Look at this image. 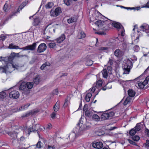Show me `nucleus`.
I'll return each mask as SVG.
<instances>
[{
  "mask_svg": "<svg viewBox=\"0 0 149 149\" xmlns=\"http://www.w3.org/2000/svg\"><path fill=\"white\" fill-rule=\"evenodd\" d=\"M95 24L99 27L100 30H102L103 31H99L95 33L100 35H106V33L105 31L108 30L109 27L106 25L105 22L103 21L99 20L95 22Z\"/></svg>",
  "mask_w": 149,
  "mask_h": 149,
  "instance_id": "f257e3e1",
  "label": "nucleus"
},
{
  "mask_svg": "<svg viewBox=\"0 0 149 149\" xmlns=\"http://www.w3.org/2000/svg\"><path fill=\"white\" fill-rule=\"evenodd\" d=\"M132 65V63L130 60L127 59L125 60L123 64V68L124 71L123 74H128Z\"/></svg>",
  "mask_w": 149,
  "mask_h": 149,
  "instance_id": "f03ea898",
  "label": "nucleus"
},
{
  "mask_svg": "<svg viewBox=\"0 0 149 149\" xmlns=\"http://www.w3.org/2000/svg\"><path fill=\"white\" fill-rule=\"evenodd\" d=\"M6 64V65L0 66V72L1 73H4L6 74L8 72L11 73L12 72V70L10 69L12 68L11 66H9V64L8 60L7 61H4Z\"/></svg>",
  "mask_w": 149,
  "mask_h": 149,
  "instance_id": "7ed1b4c3",
  "label": "nucleus"
},
{
  "mask_svg": "<svg viewBox=\"0 0 149 149\" xmlns=\"http://www.w3.org/2000/svg\"><path fill=\"white\" fill-rule=\"evenodd\" d=\"M115 113L113 111H107L102 114L101 119L102 120L111 119L113 117Z\"/></svg>",
  "mask_w": 149,
  "mask_h": 149,
  "instance_id": "20e7f679",
  "label": "nucleus"
},
{
  "mask_svg": "<svg viewBox=\"0 0 149 149\" xmlns=\"http://www.w3.org/2000/svg\"><path fill=\"white\" fill-rule=\"evenodd\" d=\"M40 127L39 125H36L32 126L31 127L29 128L28 129L25 130V133L27 136H29L30 134L32 132H35L38 130V128Z\"/></svg>",
  "mask_w": 149,
  "mask_h": 149,
  "instance_id": "39448f33",
  "label": "nucleus"
},
{
  "mask_svg": "<svg viewBox=\"0 0 149 149\" xmlns=\"http://www.w3.org/2000/svg\"><path fill=\"white\" fill-rule=\"evenodd\" d=\"M26 83L25 82H22L19 86L20 90L22 91L23 94L27 95L30 93V90L27 88Z\"/></svg>",
  "mask_w": 149,
  "mask_h": 149,
  "instance_id": "423d86ee",
  "label": "nucleus"
},
{
  "mask_svg": "<svg viewBox=\"0 0 149 149\" xmlns=\"http://www.w3.org/2000/svg\"><path fill=\"white\" fill-rule=\"evenodd\" d=\"M81 121L79 120V123L77 124V127L75 128L76 129H77V130H75V131L74 130L72 131V132L74 133H75V131L76 133L75 134V135L76 134L80 133L81 132L85 130L83 127L84 125L82 123H81Z\"/></svg>",
  "mask_w": 149,
  "mask_h": 149,
  "instance_id": "0eeeda50",
  "label": "nucleus"
},
{
  "mask_svg": "<svg viewBox=\"0 0 149 149\" xmlns=\"http://www.w3.org/2000/svg\"><path fill=\"white\" fill-rule=\"evenodd\" d=\"M16 53L14 52L12 53L10 55L6 57H0V61H7L8 60L10 62H11L12 60H13L15 57L16 56Z\"/></svg>",
  "mask_w": 149,
  "mask_h": 149,
  "instance_id": "6e6552de",
  "label": "nucleus"
},
{
  "mask_svg": "<svg viewBox=\"0 0 149 149\" xmlns=\"http://www.w3.org/2000/svg\"><path fill=\"white\" fill-rule=\"evenodd\" d=\"M115 44L116 45L115 46H121V45H122L123 47L129 46H130V44L129 43H127L126 42L123 41V40L120 41L118 40V38H116V40Z\"/></svg>",
  "mask_w": 149,
  "mask_h": 149,
  "instance_id": "1a4fd4ad",
  "label": "nucleus"
},
{
  "mask_svg": "<svg viewBox=\"0 0 149 149\" xmlns=\"http://www.w3.org/2000/svg\"><path fill=\"white\" fill-rule=\"evenodd\" d=\"M19 92L15 90L12 91L9 94L10 97L13 99H17L19 97Z\"/></svg>",
  "mask_w": 149,
  "mask_h": 149,
  "instance_id": "9d476101",
  "label": "nucleus"
},
{
  "mask_svg": "<svg viewBox=\"0 0 149 149\" xmlns=\"http://www.w3.org/2000/svg\"><path fill=\"white\" fill-rule=\"evenodd\" d=\"M92 146L98 149H100L103 147L102 143L101 141L94 142L92 143Z\"/></svg>",
  "mask_w": 149,
  "mask_h": 149,
  "instance_id": "9b49d317",
  "label": "nucleus"
},
{
  "mask_svg": "<svg viewBox=\"0 0 149 149\" xmlns=\"http://www.w3.org/2000/svg\"><path fill=\"white\" fill-rule=\"evenodd\" d=\"M61 11L60 8H57L55 10H51L50 11L51 15L52 16H56L58 15Z\"/></svg>",
  "mask_w": 149,
  "mask_h": 149,
  "instance_id": "f8f14e48",
  "label": "nucleus"
},
{
  "mask_svg": "<svg viewBox=\"0 0 149 149\" xmlns=\"http://www.w3.org/2000/svg\"><path fill=\"white\" fill-rule=\"evenodd\" d=\"M8 48L10 49H20L23 50H34L35 49L36 47H24L23 48H19V47H8Z\"/></svg>",
  "mask_w": 149,
  "mask_h": 149,
  "instance_id": "ddd939ff",
  "label": "nucleus"
},
{
  "mask_svg": "<svg viewBox=\"0 0 149 149\" xmlns=\"http://www.w3.org/2000/svg\"><path fill=\"white\" fill-rule=\"evenodd\" d=\"M13 60H12L11 62H10L8 60L9 64V66H11V68L10 69V70H12V72L14 70H15V69H18L19 68V66L15 64L14 65L12 63Z\"/></svg>",
  "mask_w": 149,
  "mask_h": 149,
  "instance_id": "4468645a",
  "label": "nucleus"
},
{
  "mask_svg": "<svg viewBox=\"0 0 149 149\" xmlns=\"http://www.w3.org/2000/svg\"><path fill=\"white\" fill-rule=\"evenodd\" d=\"M28 3V1H25L24 2H23L22 3L21 5L19 6L18 8V10L16 12H15L14 13L13 15V16L14 15H15V14L18 12H19V11L22 10L23 8H24Z\"/></svg>",
  "mask_w": 149,
  "mask_h": 149,
  "instance_id": "2eb2a0df",
  "label": "nucleus"
},
{
  "mask_svg": "<svg viewBox=\"0 0 149 149\" xmlns=\"http://www.w3.org/2000/svg\"><path fill=\"white\" fill-rule=\"evenodd\" d=\"M65 39V36L63 34H62L59 37L57 38L56 41L57 43H60L63 41Z\"/></svg>",
  "mask_w": 149,
  "mask_h": 149,
  "instance_id": "dca6fc26",
  "label": "nucleus"
},
{
  "mask_svg": "<svg viewBox=\"0 0 149 149\" xmlns=\"http://www.w3.org/2000/svg\"><path fill=\"white\" fill-rule=\"evenodd\" d=\"M115 55L117 57H120L123 54V52L120 49L116 50L114 52Z\"/></svg>",
  "mask_w": 149,
  "mask_h": 149,
  "instance_id": "f3484780",
  "label": "nucleus"
},
{
  "mask_svg": "<svg viewBox=\"0 0 149 149\" xmlns=\"http://www.w3.org/2000/svg\"><path fill=\"white\" fill-rule=\"evenodd\" d=\"M86 36V34L84 31L81 30L79 31L77 35V37L78 39H80L84 38Z\"/></svg>",
  "mask_w": 149,
  "mask_h": 149,
  "instance_id": "a211bd4d",
  "label": "nucleus"
},
{
  "mask_svg": "<svg viewBox=\"0 0 149 149\" xmlns=\"http://www.w3.org/2000/svg\"><path fill=\"white\" fill-rule=\"evenodd\" d=\"M149 29V26L146 24H143L140 27V30L143 32H146V31Z\"/></svg>",
  "mask_w": 149,
  "mask_h": 149,
  "instance_id": "6ab92c4d",
  "label": "nucleus"
},
{
  "mask_svg": "<svg viewBox=\"0 0 149 149\" xmlns=\"http://www.w3.org/2000/svg\"><path fill=\"white\" fill-rule=\"evenodd\" d=\"M17 133L15 132H10L8 133L9 136L12 137V139H15L17 138Z\"/></svg>",
  "mask_w": 149,
  "mask_h": 149,
  "instance_id": "aec40b11",
  "label": "nucleus"
},
{
  "mask_svg": "<svg viewBox=\"0 0 149 149\" xmlns=\"http://www.w3.org/2000/svg\"><path fill=\"white\" fill-rule=\"evenodd\" d=\"M112 25L113 27L119 29H120L123 27V26L120 23L116 22L112 23Z\"/></svg>",
  "mask_w": 149,
  "mask_h": 149,
  "instance_id": "412c9836",
  "label": "nucleus"
},
{
  "mask_svg": "<svg viewBox=\"0 0 149 149\" xmlns=\"http://www.w3.org/2000/svg\"><path fill=\"white\" fill-rule=\"evenodd\" d=\"M136 93L135 91L132 89H129L128 91V94L130 97H133L135 95Z\"/></svg>",
  "mask_w": 149,
  "mask_h": 149,
  "instance_id": "4be33fe9",
  "label": "nucleus"
},
{
  "mask_svg": "<svg viewBox=\"0 0 149 149\" xmlns=\"http://www.w3.org/2000/svg\"><path fill=\"white\" fill-rule=\"evenodd\" d=\"M30 105V104L29 103L23 104L19 108V111H20L24 110L25 109H27Z\"/></svg>",
  "mask_w": 149,
  "mask_h": 149,
  "instance_id": "5701e85b",
  "label": "nucleus"
},
{
  "mask_svg": "<svg viewBox=\"0 0 149 149\" xmlns=\"http://www.w3.org/2000/svg\"><path fill=\"white\" fill-rule=\"evenodd\" d=\"M77 21L76 18L74 17H71V18L67 19V22L69 24L76 22Z\"/></svg>",
  "mask_w": 149,
  "mask_h": 149,
  "instance_id": "b1692460",
  "label": "nucleus"
},
{
  "mask_svg": "<svg viewBox=\"0 0 149 149\" xmlns=\"http://www.w3.org/2000/svg\"><path fill=\"white\" fill-rule=\"evenodd\" d=\"M141 123H138L134 128L136 131H140L141 128Z\"/></svg>",
  "mask_w": 149,
  "mask_h": 149,
  "instance_id": "393cba45",
  "label": "nucleus"
},
{
  "mask_svg": "<svg viewBox=\"0 0 149 149\" xmlns=\"http://www.w3.org/2000/svg\"><path fill=\"white\" fill-rule=\"evenodd\" d=\"M55 111H57L59 109V102L57 101L53 107Z\"/></svg>",
  "mask_w": 149,
  "mask_h": 149,
  "instance_id": "a878e982",
  "label": "nucleus"
},
{
  "mask_svg": "<svg viewBox=\"0 0 149 149\" xmlns=\"http://www.w3.org/2000/svg\"><path fill=\"white\" fill-rule=\"evenodd\" d=\"M132 100L131 98L129 97H127V98H126L125 100L124 101L123 104L124 105H126L127 104H128L129 103L130 104V102H131Z\"/></svg>",
  "mask_w": 149,
  "mask_h": 149,
  "instance_id": "bb28decb",
  "label": "nucleus"
},
{
  "mask_svg": "<svg viewBox=\"0 0 149 149\" xmlns=\"http://www.w3.org/2000/svg\"><path fill=\"white\" fill-rule=\"evenodd\" d=\"M92 96V94L91 93H88L86 95L85 100L87 102H88L90 100V98Z\"/></svg>",
  "mask_w": 149,
  "mask_h": 149,
  "instance_id": "cd10ccee",
  "label": "nucleus"
},
{
  "mask_svg": "<svg viewBox=\"0 0 149 149\" xmlns=\"http://www.w3.org/2000/svg\"><path fill=\"white\" fill-rule=\"evenodd\" d=\"M27 88L29 90L33 87V82H28L26 83Z\"/></svg>",
  "mask_w": 149,
  "mask_h": 149,
  "instance_id": "c85d7f7f",
  "label": "nucleus"
},
{
  "mask_svg": "<svg viewBox=\"0 0 149 149\" xmlns=\"http://www.w3.org/2000/svg\"><path fill=\"white\" fill-rule=\"evenodd\" d=\"M40 23V21L39 18H36L34 19V21L33 23L34 26H36L38 25Z\"/></svg>",
  "mask_w": 149,
  "mask_h": 149,
  "instance_id": "c756f323",
  "label": "nucleus"
},
{
  "mask_svg": "<svg viewBox=\"0 0 149 149\" xmlns=\"http://www.w3.org/2000/svg\"><path fill=\"white\" fill-rule=\"evenodd\" d=\"M136 130L134 128H133L129 131V134L130 136H133L136 134Z\"/></svg>",
  "mask_w": 149,
  "mask_h": 149,
  "instance_id": "7c9ffc66",
  "label": "nucleus"
},
{
  "mask_svg": "<svg viewBox=\"0 0 149 149\" xmlns=\"http://www.w3.org/2000/svg\"><path fill=\"white\" fill-rule=\"evenodd\" d=\"M102 74H103V77L105 78H107L108 76V74L106 69H104L102 71Z\"/></svg>",
  "mask_w": 149,
  "mask_h": 149,
  "instance_id": "2f4dec72",
  "label": "nucleus"
},
{
  "mask_svg": "<svg viewBox=\"0 0 149 149\" xmlns=\"http://www.w3.org/2000/svg\"><path fill=\"white\" fill-rule=\"evenodd\" d=\"M50 65V63L48 62H46L44 63L40 67V69L41 70H43L44 68L46 66H49Z\"/></svg>",
  "mask_w": 149,
  "mask_h": 149,
  "instance_id": "473e14b6",
  "label": "nucleus"
},
{
  "mask_svg": "<svg viewBox=\"0 0 149 149\" xmlns=\"http://www.w3.org/2000/svg\"><path fill=\"white\" fill-rule=\"evenodd\" d=\"M33 81L34 84L37 85L39 84L40 81V79L38 77H36L33 79Z\"/></svg>",
  "mask_w": 149,
  "mask_h": 149,
  "instance_id": "72a5a7b5",
  "label": "nucleus"
},
{
  "mask_svg": "<svg viewBox=\"0 0 149 149\" xmlns=\"http://www.w3.org/2000/svg\"><path fill=\"white\" fill-rule=\"evenodd\" d=\"M102 81L101 80H99L95 84L96 87H101L102 86Z\"/></svg>",
  "mask_w": 149,
  "mask_h": 149,
  "instance_id": "f704fd0d",
  "label": "nucleus"
},
{
  "mask_svg": "<svg viewBox=\"0 0 149 149\" xmlns=\"http://www.w3.org/2000/svg\"><path fill=\"white\" fill-rule=\"evenodd\" d=\"M6 96V93L3 91L0 93V98L3 99Z\"/></svg>",
  "mask_w": 149,
  "mask_h": 149,
  "instance_id": "c9c22d12",
  "label": "nucleus"
},
{
  "mask_svg": "<svg viewBox=\"0 0 149 149\" xmlns=\"http://www.w3.org/2000/svg\"><path fill=\"white\" fill-rule=\"evenodd\" d=\"M92 118L93 120L96 121L99 120L100 119L99 116L96 114H93V116Z\"/></svg>",
  "mask_w": 149,
  "mask_h": 149,
  "instance_id": "e433bc0d",
  "label": "nucleus"
},
{
  "mask_svg": "<svg viewBox=\"0 0 149 149\" xmlns=\"http://www.w3.org/2000/svg\"><path fill=\"white\" fill-rule=\"evenodd\" d=\"M47 47H38V50L39 52H43L46 49Z\"/></svg>",
  "mask_w": 149,
  "mask_h": 149,
  "instance_id": "4c0bfd02",
  "label": "nucleus"
},
{
  "mask_svg": "<svg viewBox=\"0 0 149 149\" xmlns=\"http://www.w3.org/2000/svg\"><path fill=\"white\" fill-rule=\"evenodd\" d=\"M93 63V62L91 60H88L86 62V65L87 66H91Z\"/></svg>",
  "mask_w": 149,
  "mask_h": 149,
  "instance_id": "58836bf2",
  "label": "nucleus"
},
{
  "mask_svg": "<svg viewBox=\"0 0 149 149\" xmlns=\"http://www.w3.org/2000/svg\"><path fill=\"white\" fill-rule=\"evenodd\" d=\"M132 139L134 141H138L140 139V137L137 135L132 136Z\"/></svg>",
  "mask_w": 149,
  "mask_h": 149,
  "instance_id": "ea45409f",
  "label": "nucleus"
},
{
  "mask_svg": "<svg viewBox=\"0 0 149 149\" xmlns=\"http://www.w3.org/2000/svg\"><path fill=\"white\" fill-rule=\"evenodd\" d=\"M85 112V114L86 116L90 117L91 116V113L89 110L86 111Z\"/></svg>",
  "mask_w": 149,
  "mask_h": 149,
  "instance_id": "a19ab883",
  "label": "nucleus"
},
{
  "mask_svg": "<svg viewBox=\"0 0 149 149\" xmlns=\"http://www.w3.org/2000/svg\"><path fill=\"white\" fill-rule=\"evenodd\" d=\"M54 5V4L53 3L50 2L48 3L46 6V7L47 8H51L52 6Z\"/></svg>",
  "mask_w": 149,
  "mask_h": 149,
  "instance_id": "79ce46f5",
  "label": "nucleus"
},
{
  "mask_svg": "<svg viewBox=\"0 0 149 149\" xmlns=\"http://www.w3.org/2000/svg\"><path fill=\"white\" fill-rule=\"evenodd\" d=\"M64 3L67 6H69L70 4L71 1L70 0H63Z\"/></svg>",
  "mask_w": 149,
  "mask_h": 149,
  "instance_id": "37998d69",
  "label": "nucleus"
},
{
  "mask_svg": "<svg viewBox=\"0 0 149 149\" xmlns=\"http://www.w3.org/2000/svg\"><path fill=\"white\" fill-rule=\"evenodd\" d=\"M39 112V111L37 109H35L31 111H30L31 113V115L36 114L37 113Z\"/></svg>",
  "mask_w": 149,
  "mask_h": 149,
  "instance_id": "c03bdc74",
  "label": "nucleus"
},
{
  "mask_svg": "<svg viewBox=\"0 0 149 149\" xmlns=\"http://www.w3.org/2000/svg\"><path fill=\"white\" fill-rule=\"evenodd\" d=\"M119 31L121 32V36H124L125 35V30L123 27V26Z\"/></svg>",
  "mask_w": 149,
  "mask_h": 149,
  "instance_id": "a18cd8bd",
  "label": "nucleus"
},
{
  "mask_svg": "<svg viewBox=\"0 0 149 149\" xmlns=\"http://www.w3.org/2000/svg\"><path fill=\"white\" fill-rule=\"evenodd\" d=\"M6 38V36L3 35L2 34L0 35V40L3 41Z\"/></svg>",
  "mask_w": 149,
  "mask_h": 149,
  "instance_id": "49530a36",
  "label": "nucleus"
},
{
  "mask_svg": "<svg viewBox=\"0 0 149 149\" xmlns=\"http://www.w3.org/2000/svg\"><path fill=\"white\" fill-rule=\"evenodd\" d=\"M9 9V8L8 6V4H5L4 6L3 10L5 11H7Z\"/></svg>",
  "mask_w": 149,
  "mask_h": 149,
  "instance_id": "de8ad7c7",
  "label": "nucleus"
},
{
  "mask_svg": "<svg viewBox=\"0 0 149 149\" xmlns=\"http://www.w3.org/2000/svg\"><path fill=\"white\" fill-rule=\"evenodd\" d=\"M128 141L129 143H130V144L134 146H138V145H137V143H135V142L133 141H132L130 139H128Z\"/></svg>",
  "mask_w": 149,
  "mask_h": 149,
  "instance_id": "09e8293b",
  "label": "nucleus"
},
{
  "mask_svg": "<svg viewBox=\"0 0 149 149\" xmlns=\"http://www.w3.org/2000/svg\"><path fill=\"white\" fill-rule=\"evenodd\" d=\"M138 85L140 87V88H143L144 87V85L143 84V83L139 82L138 84Z\"/></svg>",
  "mask_w": 149,
  "mask_h": 149,
  "instance_id": "8fccbe9b",
  "label": "nucleus"
},
{
  "mask_svg": "<svg viewBox=\"0 0 149 149\" xmlns=\"http://www.w3.org/2000/svg\"><path fill=\"white\" fill-rule=\"evenodd\" d=\"M68 98L67 97L65 100V102L63 106L64 107H66L68 105Z\"/></svg>",
  "mask_w": 149,
  "mask_h": 149,
  "instance_id": "3c124183",
  "label": "nucleus"
},
{
  "mask_svg": "<svg viewBox=\"0 0 149 149\" xmlns=\"http://www.w3.org/2000/svg\"><path fill=\"white\" fill-rule=\"evenodd\" d=\"M96 86L95 85V84H94L93 85V86L92 88V89L91 90V92L93 93L95 91L96 89Z\"/></svg>",
  "mask_w": 149,
  "mask_h": 149,
  "instance_id": "603ef678",
  "label": "nucleus"
},
{
  "mask_svg": "<svg viewBox=\"0 0 149 149\" xmlns=\"http://www.w3.org/2000/svg\"><path fill=\"white\" fill-rule=\"evenodd\" d=\"M88 108V105L87 104H85L84 106L83 110L84 111H87Z\"/></svg>",
  "mask_w": 149,
  "mask_h": 149,
  "instance_id": "864d4df0",
  "label": "nucleus"
},
{
  "mask_svg": "<svg viewBox=\"0 0 149 149\" xmlns=\"http://www.w3.org/2000/svg\"><path fill=\"white\" fill-rule=\"evenodd\" d=\"M108 49L107 47H101L99 49V50H101L105 51V50H107Z\"/></svg>",
  "mask_w": 149,
  "mask_h": 149,
  "instance_id": "5fc2aeb1",
  "label": "nucleus"
},
{
  "mask_svg": "<svg viewBox=\"0 0 149 149\" xmlns=\"http://www.w3.org/2000/svg\"><path fill=\"white\" fill-rule=\"evenodd\" d=\"M39 42H34L33 44L32 45H29L27 47H36L37 46V44H38Z\"/></svg>",
  "mask_w": 149,
  "mask_h": 149,
  "instance_id": "6e6d98bb",
  "label": "nucleus"
},
{
  "mask_svg": "<svg viewBox=\"0 0 149 149\" xmlns=\"http://www.w3.org/2000/svg\"><path fill=\"white\" fill-rule=\"evenodd\" d=\"M41 142L40 141H38L37 144H36V146L37 148H40L41 147Z\"/></svg>",
  "mask_w": 149,
  "mask_h": 149,
  "instance_id": "4d7b16f0",
  "label": "nucleus"
},
{
  "mask_svg": "<svg viewBox=\"0 0 149 149\" xmlns=\"http://www.w3.org/2000/svg\"><path fill=\"white\" fill-rule=\"evenodd\" d=\"M49 47H55L56 46L55 43L54 42H51L49 44Z\"/></svg>",
  "mask_w": 149,
  "mask_h": 149,
  "instance_id": "13d9d810",
  "label": "nucleus"
},
{
  "mask_svg": "<svg viewBox=\"0 0 149 149\" xmlns=\"http://www.w3.org/2000/svg\"><path fill=\"white\" fill-rule=\"evenodd\" d=\"M56 116V114L54 112L52 113L51 115V117L53 119H54L55 118Z\"/></svg>",
  "mask_w": 149,
  "mask_h": 149,
  "instance_id": "bf43d9fd",
  "label": "nucleus"
},
{
  "mask_svg": "<svg viewBox=\"0 0 149 149\" xmlns=\"http://www.w3.org/2000/svg\"><path fill=\"white\" fill-rule=\"evenodd\" d=\"M133 49L134 52H137L139 51V47H133Z\"/></svg>",
  "mask_w": 149,
  "mask_h": 149,
  "instance_id": "052dcab7",
  "label": "nucleus"
},
{
  "mask_svg": "<svg viewBox=\"0 0 149 149\" xmlns=\"http://www.w3.org/2000/svg\"><path fill=\"white\" fill-rule=\"evenodd\" d=\"M107 44L106 45L108 46H113V43L111 42H108L107 43Z\"/></svg>",
  "mask_w": 149,
  "mask_h": 149,
  "instance_id": "680f3d73",
  "label": "nucleus"
},
{
  "mask_svg": "<svg viewBox=\"0 0 149 149\" xmlns=\"http://www.w3.org/2000/svg\"><path fill=\"white\" fill-rule=\"evenodd\" d=\"M145 132L146 133L147 136H149V130L146 128L145 129Z\"/></svg>",
  "mask_w": 149,
  "mask_h": 149,
  "instance_id": "e2e57ef3",
  "label": "nucleus"
},
{
  "mask_svg": "<svg viewBox=\"0 0 149 149\" xmlns=\"http://www.w3.org/2000/svg\"><path fill=\"white\" fill-rule=\"evenodd\" d=\"M55 148V147L54 146H52L48 145L47 149H54Z\"/></svg>",
  "mask_w": 149,
  "mask_h": 149,
  "instance_id": "0e129e2a",
  "label": "nucleus"
},
{
  "mask_svg": "<svg viewBox=\"0 0 149 149\" xmlns=\"http://www.w3.org/2000/svg\"><path fill=\"white\" fill-rule=\"evenodd\" d=\"M146 146L147 147H149V140H147L146 143Z\"/></svg>",
  "mask_w": 149,
  "mask_h": 149,
  "instance_id": "69168bd1",
  "label": "nucleus"
},
{
  "mask_svg": "<svg viewBox=\"0 0 149 149\" xmlns=\"http://www.w3.org/2000/svg\"><path fill=\"white\" fill-rule=\"evenodd\" d=\"M31 115V113L30 112H28L26 113L25 115L24 116V117H27Z\"/></svg>",
  "mask_w": 149,
  "mask_h": 149,
  "instance_id": "338daca9",
  "label": "nucleus"
},
{
  "mask_svg": "<svg viewBox=\"0 0 149 149\" xmlns=\"http://www.w3.org/2000/svg\"><path fill=\"white\" fill-rule=\"evenodd\" d=\"M148 80H147L145 79L144 81L142 83L144 85V86H145L148 83Z\"/></svg>",
  "mask_w": 149,
  "mask_h": 149,
  "instance_id": "774afa93",
  "label": "nucleus"
}]
</instances>
